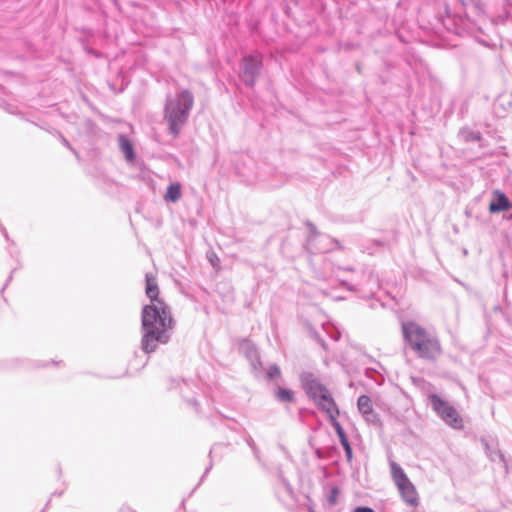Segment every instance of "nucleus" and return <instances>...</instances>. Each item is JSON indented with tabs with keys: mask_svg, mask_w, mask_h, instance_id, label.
<instances>
[{
	"mask_svg": "<svg viewBox=\"0 0 512 512\" xmlns=\"http://www.w3.org/2000/svg\"><path fill=\"white\" fill-rule=\"evenodd\" d=\"M429 402L433 410L446 424L455 429H460L463 427L462 418L459 416L456 409L447 401L443 400L436 394H432L429 396Z\"/></svg>",
	"mask_w": 512,
	"mask_h": 512,
	"instance_id": "6",
	"label": "nucleus"
},
{
	"mask_svg": "<svg viewBox=\"0 0 512 512\" xmlns=\"http://www.w3.org/2000/svg\"><path fill=\"white\" fill-rule=\"evenodd\" d=\"M493 195L495 199L489 205V211L491 213L507 211L512 208V202L509 201L502 191L495 190Z\"/></svg>",
	"mask_w": 512,
	"mask_h": 512,
	"instance_id": "9",
	"label": "nucleus"
},
{
	"mask_svg": "<svg viewBox=\"0 0 512 512\" xmlns=\"http://www.w3.org/2000/svg\"><path fill=\"white\" fill-rule=\"evenodd\" d=\"M281 376V371H280V368L278 365L276 364H273L269 367L268 369V372H267V377L270 379V380H275V379H278L280 378Z\"/></svg>",
	"mask_w": 512,
	"mask_h": 512,
	"instance_id": "14",
	"label": "nucleus"
},
{
	"mask_svg": "<svg viewBox=\"0 0 512 512\" xmlns=\"http://www.w3.org/2000/svg\"><path fill=\"white\" fill-rule=\"evenodd\" d=\"M194 104V97L188 90L168 95L164 107V120L168 123L169 133L177 137L188 121Z\"/></svg>",
	"mask_w": 512,
	"mask_h": 512,
	"instance_id": "2",
	"label": "nucleus"
},
{
	"mask_svg": "<svg viewBox=\"0 0 512 512\" xmlns=\"http://www.w3.org/2000/svg\"><path fill=\"white\" fill-rule=\"evenodd\" d=\"M342 447L344 448L347 460L350 461L352 459V448H351L350 443H347V444L343 445Z\"/></svg>",
	"mask_w": 512,
	"mask_h": 512,
	"instance_id": "17",
	"label": "nucleus"
},
{
	"mask_svg": "<svg viewBox=\"0 0 512 512\" xmlns=\"http://www.w3.org/2000/svg\"><path fill=\"white\" fill-rule=\"evenodd\" d=\"M354 512H374V510L369 507H357Z\"/></svg>",
	"mask_w": 512,
	"mask_h": 512,
	"instance_id": "18",
	"label": "nucleus"
},
{
	"mask_svg": "<svg viewBox=\"0 0 512 512\" xmlns=\"http://www.w3.org/2000/svg\"><path fill=\"white\" fill-rule=\"evenodd\" d=\"M118 143H119V148H120L121 152L125 156V159L128 162L134 161L135 153H134V148H133L131 141L125 135L120 134L118 137Z\"/></svg>",
	"mask_w": 512,
	"mask_h": 512,
	"instance_id": "10",
	"label": "nucleus"
},
{
	"mask_svg": "<svg viewBox=\"0 0 512 512\" xmlns=\"http://www.w3.org/2000/svg\"><path fill=\"white\" fill-rule=\"evenodd\" d=\"M146 295L151 303L145 305L141 313V349L150 354L161 344H167L171 338L174 320L169 306L158 298L159 288L156 277L146 273Z\"/></svg>",
	"mask_w": 512,
	"mask_h": 512,
	"instance_id": "1",
	"label": "nucleus"
},
{
	"mask_svg": "<svg viewBox=\"0 0 512 512\" xmlns=\"http://www.w3.org/2000/svg\"><path fill=\"white\" fill-rule=\"evenodd\" d=\"M209 259L213 266L216 265L215 261H217V262L219 261V259L215 255L213 257H210Z\"/></svg>",
	"mask_w": 512,
	"mask_h": 512,
	"instance_id": "21",
	"label": "nucleus"
},
{
	"mask_svg": "<svg viewBox=\"0 0 512 512\" xmlns=\"http://www.w3.org/2000/svg\"><path fill=\"white\" fill-rule=\"evenodd\" d=\"M390 468L393 481L396 484L403 501L409 506H418V493L404 470L394 461H391Z\"/></svg>",
	"mask_w": 512,
	"mask_h": 512,
	"instance_id": "5",
	"label": "nucleus"
},
{
	"mask_svg": "<svg viewBox=\"0 0 512 512\" xmlns=\"http://www.w3.org/2000/svg\"><path fill=\"white\" fill-rule=\"evenodd\" d=\"M301 382L305 392L325 413H334L337 408L328 389L311 373H303Z\"/></svg>",
	"mask_w": 512,
	"mask_h": 512,
	"instance_id": "4",
	"label": "nucleus"
},
{
	"mask_svg": "<svg viewBox=\"0 0 512 512\" xmlns=\"http://www.w3.org/2000/svg\"><path fill=\"white\" fill-rule=\"evenodd\" d=\"M61 142L63 143V145H65L66 147H68L69 149L73 150L72 147L70 146L69 142L67 141L66 138H64L63 136H61Z\"/></svg>",
	"mask_w": 512,
	"mask_h": 512,
	"instance_id": "19",
	"label": "nucleus"
},
{
	"mask_svg": "<svg viewBox=\"0 0 512 512\" xmlns=\"http://www.w3.org/2000/svg\"><path fill=\"white\" fill-rule=\"evenodd\" d=\"M246 441H247L248 445H249V446H250L254 451H256L254 441L251 439V437H249Z\"/></svg>",
	"mask_w": 512,
	"mask_h": 512,
	"instance_id": "20",
	"label": "nucleus"
},
{
	"mask_svg": "<svg viewBox=\"0 0 512 512\" xmlns=\"http://www.w3.org/2000/svg\"><path fill=\"white\" fill-rule=\"evenodd\" d=\"M402 331L405 340L420 358L433 361L441 355V345L437 337L419 324L405 322L402 324Z\"/></svg>",
	"mask_w": 512,
	"mask_h": 512,
	"instance_id": "3",
	"label": "nucleus"
},
{
	"mask_svg": "<svg viewBox=\"0 0 512 512\" xmlns=\"http://www.w3.org/2000/svg\"><path fill=\"white\" fill-rule=\"evenodd\" d=\"M181 197V186L179 183H173L168 186L165 199L167 201L176 202Z\"/></svg>",
	"mask_w": 512,
	"mask_h": 512,
	"instance_id": "12",
	"label": "nucleus"
},
{
	"mask_svg": "<svg viewBox=\"0 0 512 512\" xmlns=\"http://www.w3.org/2000/svg\"><path fill=\"white\" fill-rule=\"evenodd\" d=\"M261 57L260 54L255 53L245 56L241 64L240 77L243 82L252 87L255 84L256 78L260 73Z\"/></svg>",
	"mask_w": 512,
	"mask_h": 512,
	"instance_id": "7",
	"label": "nucleus"
},
{
	"mask_svg": "<svg viewBox=\"0 0 512 512\" xmlns=\"http://www.w3.org/2000/svg\"><path fill=\"white\" fill-rule=\"evenodd\" d=\"M462 136L466 141H479L481 139V134L479 132L474 131H463Z\"/></svg>",
	"mask_w": 512,
	"mask_h": 512,
	"instance_id": "15",
	"label": "nucleus"
},
{
	"mask_svg": "<svg viewBox=\"0 0 512 512\" xmlns=\"http://www.w3.org/2000/svg\"><path fill=\"white\" fill-rule=\"evenodd\" d=\"M275 395L281 402H292L294 400V393L289 389L278 388Z\"/></svg>",
	"mask_w": 512,
	"mask_h": 512,
	"instance_id": "13",
	"label": "nucleus"
},
{
	"mask_svg": "<svg viewBox=\"0 0 512 512\" xmlns=\"http://www.w3.org/2000/svg\"><path fill=\"white\" fill-rule=\"evenodd\" d=\"M326 414L328 415V417L331 420V424H332L333 428L335 429L336 434L339 437L341 445L343 446V445L349 443L348 438H347L342 426L337 421V416L339 415L338 408H335L334 413H326Z\"/></svg>",
	"mask_w": 512,
	"mask_h": 512,
	"instance_id": "11",
	"label": "nucleus"
},
{
	"mask_svg": "<svg viewBox=\"0 0 512 512\" xmlns=\"http://www.w3.org/2000/svg\"><path fill=\"white\" fill-rule=\"evenodd\" d=\"M339 489L337 487H332L329 494H328V497H327V500H328V503L330 505H335L338 501V496H339Z\"/></svg>",
	"mask_w": 512,
	"mask_h": 512,
	"instance_id": "16",
	"label": "nucleus"
},
{
	"mask_svg": "<svg viewBox=\"0 0 512 512\" xmlns=\"http://www.w3.org/2000/svg\"><path fill=\"white\" fill-rule=\"evenodd\" d=\"M208 471H209V468H207V469L205 470V473H204L203 477L208 473Z\"/></svg>",
	"mask_w": 512,
	"mask_h": 512,
	"instance_id": "22",
	"label": "nucleus"
},
{
	"mask_svg": "<svg viewBox=\"0 0 512 512\" xmlns=\"http://www.w3.org/2000/svg\"><path fill=\"white\" fill-rule=\"evenodd\" d=\"M359 412L369 424H378L379 418L373 410L372 401L369 396L361 395L357 401Z\"/></svg>",
	"mask_w": 512,
	"mask_h": 512,
	"instance_id": "8",
	"label": "nucleus"
}]
</instances>
